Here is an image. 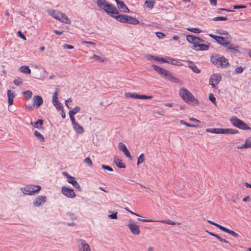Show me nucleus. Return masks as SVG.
<instances>
[{
    "mask_svg": "<svg viewBox=\"0 0 251 251\" xmlns=\"http://www.w3.org/2000/svg\"><path fill=\"white\" fill-rule=\"evenodd\" d=\"M32 100L33 105L36 106L37 108L42 105L43 102V99L41 96L38 95L34 96Z\"/></svg>",
    "mask_w": 251,
    "mask_h": 251,
    "instance_id": "obj_22",
    "label": "nucleus"
},
{
    "mask_svg": "<svg viewBox=\"0 0 251 251\" xmlns=\"http://www.w3.org/2000/svg\"><path fill=\"white\" fill-rule=\"evenodd\" d=\"M209 48V46L205 44H200L193 45L192 49L196 50H206Z\"/></svg>",
    "mask_w": 251,
    "mask_h": 251,
    "instance_id": "obj_24",
    "label": "nucleus"
},
{
    "mask_svg": "<svg viewBox=\"0 0 251 251\" xmlns=\"http://www.w3.org/2000/svg\"><path fill=\"white\" fill-rule=\"evenodd\" d=\"M151 67L153 68L154 70H155L157 73H158L160 75L162 76H164L166 73H168V70L161 68L159 66H158L156 65H152Z\"/></svg>",
    "mask_w": 251,
    "mask_h": 251,
    "instance_id": "obj_23",
    "label": "nucleus"
},
{
    "mask_svg": "<svg viewBox=\"0 0 251 251\" xmlns=\"http://www.w3.org/2000/svg\"><path fill=\"white\" fill-rule=\"evenodd\" d=\"M188 66L193 70L194 73H199L200 72V71L198 69L197 67L193 62H189Z\"/></svg>",
    "mask_w": 251,
    "mask_h": 251,
    "instance_id": "obj_33",
    "label": "nucleus"
},
{
    "mask_svg": "<svg viewBox=\"0 0 251 251\" xmlns=\"http://www.w3.org/2000/svg\"><path fill=\"white\" fill-rule=\"evenodd\" d=\"M17 35H18L19 37H20V38H21L22 39H23V40H26V37H25V36L22 33V32L21 31H18L17 32Z\"/></svg>",
    "mask_w": 251,
    "mask_h": 251,
    "instance_id": "obj_55",
    "label": "nucleus"
},
{
    "mask_svg": "<svg viewBox=\"0 0 251 251\" xmlns=\"http://www.w3.org/2000/svg\"><path fill=\"white\" fill-rule=\"evenodd\" d=\"M20 70L23 73L30 74L31 70L27 66H22L20 67Z\"/></svg>",
    "mask_w": 251,
    "mask_h": 251,
    "instance_id": "obj_37",
    "label": "nucleus"
},
{
    "mask_svg": "<svg viewBox=\"0 0 251 251\" xmlns=\"http://www.w3.org/2000/svg\"><path fill=\"white\" fill-rule=\"evenodd\" d=\"M157 61H160L163 63H168L169 62V60L167 59V57L166 58H158V59Z\"/></svg>",
    "mask_w": 251,
    "mask_h": 251,
    "instance_id": "obj_58",
    "label": "nucleus"
},
{
    "mask_svg": "<svg viewBox=\"0 0 251 251\" xmlns=\"http://www.w3.org/2000/svg\"><path fill=\"white\" fill-rule=\"evenodd\" d=\"M155 34L159 39H162L165 37V35L161 32H156Z\"/></svg>",
    "mask_w": 251,
    "mask_h": 251,
    "instance_id": "obj_54",
    "label": "nucleus"
},
{
    "mask_svg": "<svg viewBox=\"0 0 251 251\" xmlns=\"http://www.w3.org/2000/svg\"><path fill=\"white\" fill-rule=\"evenodd\" d=\"M80 110V107L79 106H75L74 107L73 109L70 110L69 112V115L70 118V119H75L74 117V115L77 113L78 112H79Z\"/></svg>",
    "mask_w": 251,
    "mask_h": 251,
    "instance_id": "obj_27",
    "label": "nucleus"
},
{
    "mask_svg": "<svg viewBox=\"0 0 251 251\" xmlns=\"http://www.w3.org/2000/svg\"><path fill=\"white\" fill-rule=\"evenodd\" d=\"M144 160H145L144 155L143 153H142L138 157V160H137V165H139V164L143 163L144 161Z\"/></svg>",
    "mask_w": 251,
    "mask_h": 251,
    "instance_id": "obj_45",
    "label": "nucleus"
},
{
    "mask_svg": "<svg viewBox=\"0 0 251 251\" xmlns=\"http://www.w3.org/2000/svg\"><path fill=\"white\" fill-rule=\"evenodd\" d=\"M103 10L113 17H114L115 15L119 14V11L116 7L112 4L107 3Z\"/></svg>",
    "mask_w": 251,
    "mask_h": 251,
    "instance_id": "obj_10",
    "label": "nucleus"
},
{
    "mask_svg": "<svg viewBox=\"0 0 251 251\" xmlns=\"http://www.w3.org/2000/svg\"><path fill=\"white\" fill-rule=\"evenodd\" d=\"M58 91L56 90L52 95V101L53 104L56 109H61L63 108L62 104L58 100Z\"/></svg>",
    "mask_w": 251,
    "mask_h": 251,
    "instance_id": "obj_15",
    "label": "nucleus"
},
{
    "mask_svg": "<svg viewBox=\"0 0 251 251\" xmlns=\"http://www.w3.org/2000/svg\"><path fill=\"white\" fill-rule=\"evenodd\" d=\"M118 148L119 150L124 153V154L129 159H131V156L130 155V152L127 150L126 146L122 142H120L118 144Z\"/></svg>",
    "mask_w": 251,
    "mask_h": 251,
    "instance_id": "obj_18",
    "label": "nucleus"
},
{
    "mask_svg": "<svg viewBox=\"0 0 251 251\" xmlns=\"http://www.w3.org/2000/svg\"><path fill=\"white\" fill-rule=\"evenodd\" d=\"M216 33L224 35H227L228 34V32L226 30H223V29H219L216 30Z\"/></svg>",
    "mask_w": 251,
    "mask_h": 251,
    "instance_id": "obj_47",
    "label": "nucleus"
},
{
    "mask_svg": "<svg viewBox=\"0 0 251 251\" xmlns=\"http://www.w3.org/2000/svg\"><path fill=\"white\" fill-rule=\"evenodd\" d=\"M79 245L78 246L77 251H91V249L90 246L83 239H79L78 240Z\"/></svg>",
    "mask_w": 251,
    "mask_h": 251,
    "instance_id": "obj_13",
    "label": "nucleus"
},
{
    "mask_svg": "<svg viewBox=\"0 0 251 251\" xmlns=\"http://www.w3.org/2000/svg\"><path fill=\"white\" fill-rule=\"evenodd\" d=\"M186 40L193 45H197L203 41L202 39L191 35H187L186 36Z\"/></svg>",
    "mask_w": 251,
    "mask_h": 251,
    "instance_id": "obj_16",
    "label": "nucleus"
},
{
    "mask_svg": "<svg viewBox=\"0 0 251 251\" xmlns=\"http://www.w3.org/2000/svg\"><path fill=\"white\" fill-rule=\"evenodd\" d=\"M93 59L97 60H100L101 61H103V60H101V57L98 55H94L92 57Z\"/></svg>",
    "mask_w": 251,
    "mask_h": 251,
    "instance_id": "obj_61",
    "label": "nucleus"
},
{
    "mask_svg": "<svg viewBox=\"0 0 251 251\" xmlns=\"http://www.w3.org/2000/svg\"><path fill=\"white\" fill-rule=\"evenodd\" d=\"M206 131L212 133L223 134H236L239 133L237 129L233 128H206Z\"/></svg>",
    "mask_w": 251,
    "mask_h": 251,
    "instance_id": "obj_3",
    "label": "nucleus"
},
{
    "mask_svg": "<svg viewBox=\"0 0 251 251\" xmlns=\"http://www.w3.org/2000/svg\"><path fill=\"white\" fill-rule=\"evenodd\" d=\"M187 30L196 33H199L201 32V30L199 28L189 27L187 28Z\"/></svg>",
    "mask_w": 251,
    "mask_h": 251,
    "instance_id": "obj_40",
    "label": "nucleus"
},
{
    "mask_svg": "<svg viewBox=\"0 0 251 251\" xmlns=\"http://www.w3.org/2000/svg\"><path fill=\"white\" fill-rule=\"evenodd\" d=\"M229 121L234 126L238 128L243 130L251 129V127L246 123L237 117H232Z\"/></svg>",
    "mask_w": 251,
    "mask_h": 251,
    "instance_id": "obj_4",
    "label": "nucleus"
},
{
    "mask_svg": "<svg viewBox=\"0 0 251 251\" xmlns=\"http://www.w3.org/2000/svg\"><path fill=\"white\" fill-rule=\"evenodd\" d=\"M128 24L132 25H137L139 23V21L136 18H134L131 16L127 15L126 17V22Z\"/></svg>",
    "mask_w": 251,
    "mask_h": 251,
    "instance_id": "obj_29",
    "label": "nucleus"
},
{
    "mask_svg": "<svg viewBox=\"0 0 251 251\" xmlns=\"http://www.w3.org/2000/svg\"><path fill=\"white\" fill-rule=\"evenodd\" d=\"M251 148V141L249 139H246L245 143L241 146H237V148L238 149H247Z\"/></svg>",
    "mask_w": 251,
    "mask_h": 251,
    "instance_id": "obj_28",
    "label": "nucleus"
},
{
    "mask_svg": "<svg viewBox=\"0 0 251 251\" xmlns=\"http://www.w3.org/2000/svg\"><path fill=\"white\" fill-rule=\"evenodd\" d=\"M244 69L242 67H238L235 69V72L237 74L242 73Z\"/></svg>",
    "mask_w": 251,
    "mask_h": 251,
    "instance_id": "obj_56",
    "label": "nucleus"
},
{
    "mask_svg": "<svg viewBox=\"0 0 251 251\" xmlns=\"http://www.w3.org/2000/svg\"><path fill=\"white\" fill-rule=\"evenodd\" d=\"M84 162L87 164H88L89 166H92L93 163L90 158L89 157H86L84 160Z\"/></svg>",
    "mask_w": 251,
    "mask_h": 251,
    "instance_id": "obj_49",
    "label": "nucleus"
},
{
    "mask_svg": "<svg viewBox=\"0 0 251 251\" xmlns=\"http://www.w3.org/2000/svg\"><path fill=\"white\" fill-rule=\"evenodd\" d=\"M117 3V6L119 9L123 12L128 13L129 12V9L126 7L125 4L122 1L119 0H115Z\"/></svg>",
    "mask_w": 251,
    "mask_h": 251,
    "instance_id": "obj_21",
    "label": "nucleus"
},
{
    "mask_svg": "<svg viewBox=\"0 0 251 251\" xmlns=\"http://www.w3.org/2000/svg\"><path fill=\"white\" fill-rule=\"evenodd\" d=\"M101 167L102 169L106 170L110 172H112L113 171V169L111 167H110L109 166L106 165H104V164L102 165Z\"/></svg>",
    "mask_w": 251,
    "mask_h": 251,
    "instance_id": "obj_53",
    "label": "nucleus"
},
{
    "mask_svg": "<svg viewBox=\"0 0 251 251\" xmlns=\"http://www.w3.org/2000/svg\"><path fill=\"white\" fill-rule=\"evenodd\" d=\"M213 21H226L227 20V18L226 17H214L213 19Z\"/></svg>",
    "mask_w": 251,
    "mask_h": 251,
    "instance_id": "obj_48",
    "label": "nucleus"
},
{
    "mask_svg": "<svg viewBox=\"0 0 251 251\" xmlns=\"http://www.w3.org/2000/svg\"><path fill=\"white\" fill-rule=\"evenodd\" d=\"M62 193L66 197L69 198H74L75 197V194L73 189L69 188L66 186H63L61 188Z\"/></svg>",
    "mask_w": 251,
    "mask_h": 251,
    "instance_id": "obj_14",
    "label": "nucleus"
},
{
    "mask_svg": "<svg viewBox=\"0 0 251 251\" xmlns=\"http://www.w3.org/2000/svg\"><path fill=\"white\" fill-rule=\"evenodd\" d=\"M208 35L215 39L216 42L219 44L222 45L223 46L227 47V45H229L231 42V39L229 37H223L222 36H218L215 35L213 34H209Z\"/></svg>",
    "mask_w": 251,
    "mask_h": 251,
    "instance_id": "obj_7",
    "label": "nucleus"
},
{
    "mask_svg": "<svg viewBox=\"0 0 251 251\" xmlns=\"http://www.w3.org/2000/svg\"><path fill=\"white\" fill-rule=\"evenodd\" d=\"M46 201V197L45 196H40L36 198L33 202V205L35 206H40Z\"/></svg>",
    "mask_w": 251,
    "mask_h": 251,
    "instance_id": "obj_19",
    "label": "nucleus"
},
{
    "mask_svg": "<svg viewBox=\"0 0 251 251\" xmlns=\"http://www.w3.org/2000/svg\"><path fill=\"white\" fill-rule=\"evenodd\" d=\"M251 199L250 196H248L243 198V201L244 202L250 201Z\"/></svg>",
    "mask_w": 251,
    "mask_h": 251,
    "instance_id": "obj_63",
    "label": "nucleus"
},
{
    "mask_svg": "<svg viewBox=\"0 0 251 251\" xmlns=\"http://www.w3.org/2000/svg\"><path fill=\"white\" fill-rule=\"evenodd\" d=\"M165 78L168 79L170 81L178 83L179 82V79L176 77L175 76H173V75L169 71H168V73H166V75H165L164 76Z\"/></svg>",
    "mask_w": 251,
    "mask_h": 251,
    "instance_id": "obj_26",
    "label": "nucleus"
},
{
    "mask_svg": "<svg viewBox=\"0 0 251 251\" xmlns=\"http://www.w3.org/2000/svg\"><path fill=\"white\" fill-rule=\"evenodd\" d=\"M34 134L40 142H44L45 141L44 137L39 131L35 130L34 132Z\"/></svg>",
    "mask_w": 251,
    "mask_h": 251,
    "instance_id": "obj_35",
    "label": "nucleus"
},
{
    "mask_svg": "<svg viewBox=\"0 0 251 251\" xmlns=\"http://www.w3.org/2000/svg\"><path fill=\"white\" fill-rule=\"evenodd\" d=\"M152 98V96H146L145 95L137 94V99H151Z\"/></svg>",
    "mask_w": 251,
    "mask_h": 251,
    "instance_id": "obj_41",
    "label": "nucleus"
},
{
    "mask_svg": "<svg viewBox=\"0 0 251 251\" xmlns=\"http://www.w3.org/2000/svg\"><path fill=\"white\" fill-rule=\"evenodd\" d=\"M63 175L68 178V182L72 184L74 187L77 189L79 191H81V187L78 183L75 180L74 177L70 176L67 173L63 172Z\"/></svg>",
    "mask_w": 251,
    "mask_h": 251,
    "instance_id": "obj_12",
    "label": "nucleus"
},
{
    "mask_svg": "<svg viewBox=\"0 0 251 251\" xmlns=\"http://www.w3.org/2000/svg\"><path fill=\"white\" fill-rule=\"evenodd\" d=\"M206 232L207 233H208L210 235L215 236L220 241L223 242H224L226 243H228V242L227 240L222 238L221 237H220L218 235L216 234H215L213 232H210V231H206Z\"/></svg>",
    "mask_w": 251,
    "mask_h": 251,
    "instance_id": "obj_34",
    "label": "nucleus"
},
{
    "mask_svg": "<svg viewBox=\"0 0 251 251\" xmlns=\"http://www.w3.org/2000/svg\"><path fill=\"white\" fill-rule=\"evenodd\" d=\"M208 98L212 103L214 104L216 103V99L212 94L210 93L209 94Z\"/></svg>",
    "mask_w": 251,
    "mask_h": 251,
    "instance_id": "obj_50",
    "label": "nucleus"
},
{
    "mask_svg": "<svg viewBox=\"0 0 251 251\" xmlns=\"http://www.w3.org/2000/svg\"><path fill=\"white\" fill-rule=\"evenodd\" d=\"M81 44H89L90 45H91V46H94L95 45V43L93 42H91V41H83L81 42Z\"/></svg>",
    "mask_w": 251,
    "mask_h": 251,
    "instance_id": "obj_59",
    "label": "nucleus"
},
{
    "mask_svg": "<svg viewBox=\"0 0 251 251\" xmlns=\"http://www.w3.org/2000/svg\"><path fill=\"white\" fill-rule=\"evenodd\" d=\"M146 58L148 60H151V59H153V60L157 61L158 59L157 57H156V56H154L153 55H150V54L147 55L146 56Z\"/></svg>",
    "mask_w": 251,
    "mask_h": 251,
    "instance_id": "obj_52",
    "label": "nucleus"
},
{
    "mask_svg": "<svg viewBox=\"0 0 251 251\" xmlns=\"http://www.w3.org/2000/svg\"><path fill=\"white\" fill-rule=\"evenodd\" d=\"M107 3H108L106 2L105 0H97V5L99 7L102 8L103 9H104V8L105 7V5H106V4Z\"/></svg>",
    "mask_w": 251,
    "mask_h": 251,
    "instance_id": "obj_38",
    "label": "nucleus"
},
{
    "mask_svg": "<svg viewBox=\"0 0 251 251\" xmlns=\"http://www.w3.org/2000/svg\"><path fill=\"white\" fill-rule=\"evenodd\" d=\"M125 96L126 98H131L134 99H137V94L131 93H126Z\"/></svg>",
    "mask_w": 251,
    "mask_h": 251,
    "instance_id": "obj_42",
    "label": "nucleus"
},
{
    "mask_svg": "<svg viewBox=\"0 0 251 251\" xmlns=\"http://www.w3.org/2000/svg\"><path fill=\"white\" fill-rule=\"evenodd\" d=\"M7 95L8 97V102L9 105H12L13 103V99L16 96V94L14 92H12L11 90H8L7 92Z\"/></svg>",
    "mask_w": 251,
    "mask_h": 251,
    "instance_id": "obj_25",
    "label": "nucleus"
},
{
    "mask_svg": "<svg viewBox=\"0 0 251 251\" xmlns=\"http://www.w3.org/2000/svg\"><path fill=\"white\" fill-rule=\"evenodd\" d=\"M212 63L218 67L225 68L228 64V61L224 56L212 57L211 58Z\"/></svg>",
    "mask_w": 251,
    "mask_h": 251,
    "instance_id": "obj_6",
    "label": "nucleus"
},
{
    "mask_svg": "<svg viewBox=\"0 0 251 251\" xmlns=\"http://www.w3.org/2000/svg\"><path fill=\"white\" fill-rule=\"evenodd\" d=\"M71 121L73 126V128L76 132L79 134L83 132V127L80 126L77 122H76L75 119H72Z\"/></svg>",
    "mask_w": 251,
    "mask_h": 251,
    "instance_id": "obj_20",
    "label": "nucleus"
},
{
    "mask_svg": "<svg viewBox=\"0 0 251 251\" xmlns=\"http://www.w3.org/2000/svg\"><path fill=\"white\" fill-rule=\"evenodd\" d=\"M23 93L28 99H30L32 96V91H31L30 90L25 91Z\"/></svg>",
    "mask_w": 251,
    "mask_h": 251,
    "instance_id": "obj_44",
    "label": "nucleus"
},
{
    "mask_svg": "<svg viewBox=\"0 0 251 251\" xmlns=\"http://www.w3.org/2000/svg\"><path fill=\"white\" fill-rule=\"evenodd\" d=\"M246 8V6L245 5H234V9H241V8Z\"/></svg>",
    "mask_w": 251,
    "mask_h": 251,
    "instance_id": "obj_60",
    "label": "nucleus"
},
{
    "mask_svg": "<svg viewBox=\"0 0 251 251\" xmlns=\"http://www.w3.org/2000/svg\"><path fill=\"white\" fill-rule=\"evenodd\" d=\"M179 123L182 124V125H185L186 126H189V127H198L197 126H196L195 125H192V124H190L189 123H186V122H185L184 120H180L179 121Z\"/></svg>",
    "mask_w": 251,
    "mask_h": 251,
    "instance_id": "obj_43",
    "label": "nucleus"
},
{
    "mask_svg": "<svg viewBox=\"0 0 251 251\" xmlns=\"http://www.w3.org/2000/svg\"><path fill=\"white\" fill-rule=\"evenodd\" d=\"M127 15H115L114 17L118 21L122 23L126 22V17Z\"/></svg>",
    "mask_w": 251,
    "mask_h": 251,
    "instance_id": "obj_32",
    "label": "nucleus"
},
{
    "mask_svg": "<svg viewBox=\"0 0 251 251\" xmlns=\"http://www.w3.org/2000/svg\"><path fill=\"white\" fill-rule=\"evenodd\" d=\"M154 1L152 0H147L145 2V5L150 9H152L154 6Z\"/></svg>",
    "mask_w": 251,
    "mask_h": 251,
    "instance_id": "obj_39",
    "label": "nucleus"
},
{
    "mask_svg": "<svg viewBox=\"0 0 251 251\" xmlns=\"http://www.w3.org/2000/svg\"><path fill=\"white\" fill-rule=\"evenodd\" d=\"M14 83L16 85H21L22 84V81H20V80H15L14 81Z\"/></svg>",
    "mask_w": 251,
    "mask_h": 251,
    "instance_id": "obj_62",
    "label": "nucleus"
},
{
    "mask_svg": "<svg viewBox=\"0 0 251 251\" xmlns=\"http://www.w3.org/2000/svg\"><path fill=\"white\" fill-rule=\"evenodd\" d=\"M114 162L115 164L119 168H125L126 167L125 164L122 161L117 157L114 159Z\"/></svg>",
    "mask_w": 251,
    "mask_h": 251,
    "instance_id": "obj_31",
    "label": "nucleus"
},
{
    "mask_svg": "<svg viewBox=\"0 0 251 251\" xmlns=\"http://www.w3.org/2000/svg\"><path fill=\"white\" fill-rule=\"evenodd\" d=\"M222 76L219 74H214L211 75L209 82L211 86L214 88L215 87L216 85L218 84L221 81Z\"/></svg>",
    "mask_w": 251,
    "mask_h": 251,
    "instance_id": "obj_11",
    "label": "nucleus"
},
{
    "mask_svg": "<svg viewBox=\"0 0 251 251\" xmlns=\"http://www.w3.org/2000/svg\"><path fill=\"white\" fill-rule=\"evenodd\" d=\"M22 192L25 195H33L39 193L41 190L39 185H29L21 189Z\"/></svg>",
    "mask_w": 251,
    "mask_h": 251,
    "instance_id": "obj_5",
    "label": "nucleus"
},
{
    "mask_svg": "<svg viewBox=\"0 0 251 251\" xmlns=\"http://www.w3.org/2000/svg\"><path fill=\"white\" fill-rule=\"evenodd\" d=\"M210 4L214 6H216L217 4V0H209Z\"/></svg>",
    "mask_w": 251,
    "mask_h": 251,
    "instance_id": "obj_64",
    "label": "nucleus"
},
{
    "mask_svg": "<svg viewBox=\"0 0 251 251\" xmlns=\"http://www.w3.org/2000/svg\"><path fill=\"white\" fill-rule=\"evenodd\" d=\"M207 222L212 225H214V226H217V227L220 228L221 230H222L227 233L231 234L232 236H233L235 238H237L239 236L238 234L237 233H236L235 232H234L233 230H230V229H229L224 226H222L220 225H219L214 222H212L210 220H207Z\"/></svg>",
    "mask_w": 251,
    "mask_h": 251,
    "instance_id": "obj_9",
    "label": "nucleus"
},
{
    "mask_svg": "<svg viewBox=\"0 0 251 251\" xmlns=\"http://www.w3.org/2000/svg\"><path fill=\"white\" fill-rule=\"evenodd\" d=\"M109 213H112L111 214L108 215V217L112 219H117V212H111L109 211Z\"/></svg>",
    "mask_w": 251,
    "mask_h": 251,
    "instance_id": "obj_46",
    "label": "nucleus"
},
{
    "mask_svg": "<svg viewBox=\"0 0 251 251\" xmlns=\"http://www.w3.org/2000/svg\"><path fill=\"white\" fill-rule=\"evenodd\" d=\"M127 226L130 232L135 235H138L140 233L139 226L136 225L132 219H129L127 224Z\"/></svg>",
    "mask_w": 251,
    "mask_h": 251,
    "instance_id": "obj_8",
    "label": "nucleus"
},
{
    "mask_svg": "<svg viewBox=\"0 0 251 251\" xmlns=\"http://www.w3.org/2000/svg\"><path fill=\"white\" fill-rule=\"evenodd\" d=\"M50 15L54 18L65 24H70L71 20L63 13L56 10H48L47 11Z\"/></svg>",
    "mask_w": 251,
    "mask_h": 251,
    "instance_id": "obj_2",
    "label": "nucleus"
},
{
    "mask_svg": "<svg viewBox=\"0 0 251 251\" xmlns=\"http://www.w3.org/2000/svg\"><path fill=\"white\" fill-rule=\"evenodd\" d=\"M43 123V121L41 119H39L36 121L34 125V126L36 128H39L38 125H40V126H42Z\"/></svg>",
    "mask_w": 251,
    "mask_h": 251,
    "instance_id": "obj_51",
    "label": "nucleus"
},
{
    "mask_svg": "<svg viewBox=\"0 0 251 251\" xmlns=\"http://www.w3.org/2000/svg\"><path fill=\"white\" fill-rule=\"evenodd\" d=\"M226 48V50L232 51H238V49L239 48V46H234L233 45H227V47H225Z\"/></svg>",
    "mask_w": 251,
    "mask_h": 251,
    "instance_id": "obj_36",
    "label": "nucleus"
},
{
    "mask_svg": "<svg viewBox=\"0 0 251 251\" xmlns=\"http://www.w3.org/2000/svg\"><path fill=\"white\" fill-rule=\"evenodd\" d=\"M63 48L64 49H73L74 48V46L68 44H64L63 45Z\"/></svg>",
    "mask_w": 251,
    "mask_h": 251,
    "instance_id": "obj_57",
    "label": "nucleus"
},
{
    "mask_svg": "<svg viewBox=\"0 0 251 251\" xmlns=\"http://www.w3.org/2000/svg\"><path fill=\"white\" fill-rule=\"evenodd\" d=\"M167 59L169 60V62L168 63H170L172 65H174L177 66H181L183 65V64L176 59L168 57Z\"/></svg>",
    "mask_w": 251,
    "mask_h": 251,
    "instance_id": "obj_30",
    "label": "nucleus"
},
{
    "mask_svg": "<svg viewBox=\"0 0 251 251\" xmlns=\"http://www.w3.org/2000/svg\"><path fill=\"white\" fill-rule=\"evenodd\" d=\"M178 93L179 96L186 102H198V100L195 98L193 94L188 90L185 88H180L179 90Z\"/></svg>",
    "mask_w": 251,
    "mask_h": 251,
    "instance_id": "obj_1",
    "label": "nucleus"
},
{
    "mask_svg": "<svg viewBox=\"0 0 251 251\" xmlns=\"http://www.w3.org/2000/svg\"><path fill=\"white\" fill-rule=\"evenodd\" d=\"M138 221H141V222H160V223H164V224H168V225H176V222L170 220V219H168V220H159V221H155V220H151V219H149V220H148V219H140V218H138Z\"/></svg>",
    "mask_w": 251,
    "mask_h": 251,
    "instance_id": "obj_17",
    "label": "nucleus"
}]
</instances>
